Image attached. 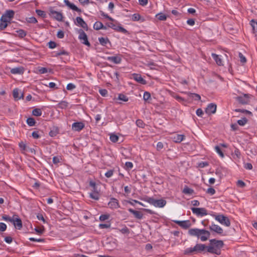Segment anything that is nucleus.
<instances>
[{
    "label": "nucleus",
    "instance_id": "f257e3e1",
    "mask_svg": "<svg viewBox=\"0 0 257 257\" xmlns=\"http://www.w3.org/2000/svg\"><path fill=\"white\" fill-rule=\"evenodd\" d=\"M188 233L192 236H196L200 238L202 241L207 240L210 237V233L209 231L204 229L191 228L189 229Z\"/></svg>",
    "mask_w": 257,
    "mask_h": 257
},
{
    "label": "nucleus",
    "instance_id": "f03ea898",
    "mask_svg": "<svg viewBox=\"0 0 257 257\" xmlns=\"http://www.w3.org/2000/svg\"><path fill=\"white\" fill-rule=\"evenodd\" d=\"M207 250V246L204 244L197 243L193 247H189L186 248L184 250V254L187 255H193L200 253L205 250Z\"/></svg>",
    "mask_w": 257,
    "mask_h": 257
},
{
    "label": "nucleus",
    "instance_id": "7ed1b4c3",
    "mask_svg": "<svg viewBox=\"0 0 257 257\" xmlns=\"http://www.w3.org/2000/svg\"><path fill=\"white\" fill-rule=\"evenodd\" d=\"M147 201L151 205L159 208L163 207L165 206L167 203L166 201L164 199H155L152 197H149L147 199Z\"/></svg>",
    "mask_w": 257,
    "mask_h": 257
},
{
    "label": "nucleus",
    "instance_id": "20e7f679",
    "mask_svg": "<svg viewBox=\"0 0 257 257\" xmlns=\"http://www.w3.org/2000/svg\"><path fill=\"white\" fill-rule=\"evenodd\" d=\"M212 216L215 218L216 220L218 221L221 224L224 225L227 227L230 226V221L227 216H224L223 214H213Z\"/></svg>",
    "mask_w": 257,
    "mask_h": 257
},
{
    "label": "nucleus",
    "instance_id": "39448f33",
    "mask_svg": "<svg viewBox=\"0 0 257 257\" xmlns=\"http://www.w3.org/2000/svg\"><path fill=\"white\" fill-rule=\"evenodd\" d=\"M106 25L108 27L112 28V29H113L114 30H115L117 32H121L123 34H127V35H128L130 34L129 32L126 29H125L124 28L121 27L120 24H119L118 26H117L116 25L114 24L113 23L109 22V23H107Z\"/></svg>",
    "mask_w": 257,
    "mask_h": 257
},
{
    "label": "nucleus",
    "instance_id": "423d86ee",
    "mask_svg": "<svg viewBox=\"0 0 257 257\" xmlns=\"http://www.w3.org/2000/svg\"><path fill=\"white\" fill-rule=\"evenodd\" d=\"M49 15L52 18L58 21L61 22L63 21V16L62 14L55 11L52 7L49 9Z\"/></svg>",
    "mask_w": 257,
    "mask_h": 257
},
{
    "label": "nucleus",
    "instance_id": "0eeeda50",
    "mask_svg": "<svg viewBox=\"0 0 257 257\" xmlns=\"http://www.w3.org/2000/svg\"><path fill=\"white\" fill-rule=\"evenodd\" d=\"M191 210L197 216H204L208 214L207 211L205 208H191Z\"/></svg>",
    "mask_w": 257,
    "mask_h": 257
},
{
    "label": "nucleus",
    "instance_id": "6e6552de",
    "mask_svg": "<svg viewBox=\"0 0 257 257\" xmlns=\"http://www.w3.org/2000/svg\"><path fill=\"white\" fill-rule=\"evenodd\" d=\"M209 242L210 245L208 246H211L214 248H221L224 245L223 241L221 240L211 239L209 240Z\"/></svg>",
    "mask_w": 257,
    "mask_h": 257
},
{
    "label": "nucleus",
    "instance_id": "1a4fd4ad",
    "mask_svg": "<svg viewBox=\"0 0 257 257\" xmlns=\"http://www.w3.org/2000/svg\"><path fill=\"white\" fill-rule=\"evenodd\" d=\"M78 38L82 44L88 47L90 46V44L88 40L87 36L82 30H80Z\"/></svg>",
    "mask_w": 257,
    "mask_h": 257
},
{
    "label": "nucleus",
    "instance_id": "9d476101",
    "mask_svg": "<svg viewBox=\"0 0 257 257\" xmlns=\"http://www.w3.org/2000/svg\"><path fill=\"white\" fill-rule=\"evenodd\" d=\"M108 207L111 209H115L120 207V205L117 199L111 197L108 203Z\"/></svg>",
    "mask_w": 257,
    "mask_h": 257
},
{
    "label": "nucleus",
    "instance_id": "9b49d317",
    "mask_svg": "<svg viewBox=\"0 0 257 257\" xmlns=\"http://www.w3.org/2000/svg\"><path fill=\"white\" fill-rule=\"evenodd\" d=\"M173 221L184 229H188L191 226L190 221L189 220L183 221L174 220Z\"/></svg>",
    "mask_w": 257,
    "mask_h": 257
},
{
    "label": "nucleus",
    "instance_id": "f8f14e48",
    "mask_svg": "<svg viewBox=\"0 0 257 257\" xmlns=\"http://www.w3.org/2000/svg\"><path fill=\"white\" fill-rule=\"evenodd\" d=\"M12 223L18 229H21L23 227L22 220L17 215H14V221Z\"/></svg>",
    "mask_w": 257,
    "mask_h": 257
},
{
    "label": "nucleus",
    "instance_id": "ddd939ff",
    "mask_svg": "<svg viewBox=\"0 0 257 257\" xmlns=\"http://www.w3.org/2000/svg\"><path fill=\"white\" fill-rule=\"evenodd\" d=\"M85 126V124L82 122H75L72 124V130L75 132H80Z\"/></svg>",
    "mask_w": 257,
    "mask_h": 257
},
{
    "label": "nucleus",
    "instance_id": "4468645a",
    "mask_svg": "<svg viewBox=\"0 0 257 257\" xmlns=\"http://www.w3.org/2000/svg\"><path fill=\"white\" fill-rule=\"evenodd\" d=\"M209 228L211 231L215 232L219 234H222L223 232V230L221 227L213 223H212Z\"/></svg>",
    "mask_w": 257,
    "mask_h": 257
},
{
    "label": "nucleus",
    "instance_id": "2eb2a0df",
    "mask_svg": "<svg viewBox=\"0 0 257 257\" xmlns=\"http://www.w3.org/2000/svg\"><path fill=\"white\" fill-rule=\"evenodd\" d=\"M217 106L215 104L211 103L208 105L205 109V112L208 114H211L215 113Z\"/></svg>",
    "mask_w": 257,
    "mask_h": 257
},
{
    "label": "nucleus",
    "instance_id": "dca6fc26",
    "mask_svg": "<svg viewBox=\"0 0 257 257\" xmlns=\"http://www.w3.org/2000/svg\"><path fill=\"white\" fill-rule=\"evenodd\" d=\"M132 78H133L137 82L142 84H146L147 83V81L145 79H144L141 74L134 73L132 74Z\"/></svg>",
    "mask_w": 257,
    "mask_h": 257
},
{
    "label": "nucleus",
    "instance_id": "f3484780",
    "mask_svg": "<svg viewBox=\"0 0 257 257\" xmlns=\"http://www.w3.org/2000/svg\"><path fill=\"white\" fill-rule=\"evenodd\" d=\"M76 21L77 22V25L78 26L82 27V28H83L86 31L88 30L87 25L86 23V22L85 21H84V20H83V19L82 18L79 17H77L76 18Z\"/></svg>",
    "mask_w": 257,
    "mask_h": 257
},
{
    "label": "nucleus",
    "instance_id": "a211bd4d",
    "mask_svg": "<svg viewBox=\"0 0 257 257\" xmlns=\"http://www.w3.org/2000/svg\"><path fill=\"white\" fill-rule=\"evenodd\" d=\"M15 12L13 10H7L6 13L3 15L2 17H4L6 20L9 21L10 22L11 19L14 17Z\"/></svg>",
    "mask_w": 257,
    "mask_h": 257
},
{
    "label": "nucleus",
    "instance_id": "6ab92c4d",
    "mask_svg": "<svg viewBox=\"0 0 257 257\" xmlns=\"http://www.w3.org/2000/svg\"><path fill=\"white\" fill-rule=\"evenodd\" d=\"M64 2L70 9L79 13H81L82 11L80 9L77 8L74 4L70 3L68 0H64Z\"/></svg>",
    "mask_w": 257,
    "mask_h": 257
},
{
    "label": "nucleus",
    "instance_id": "aec40b11",
    "mask_svg": "<svg viewBox=\"0 0 257 257\" xmlns=\"http://www.w3.org/2000/svg\"><path fill=\"white\" fill-rule=\"evenodd\" d=\"M24 68L22 66L12 68L10 72L13 74H23L24 72Z\"/></svg>",
    "mask_w": 257,
    "mask_h": 257
},
{
    "label": "nucleus",
    "instance_id": "412c9836",
    "mask_svg": "<svg viewBox=\"0 0 257 257\" xmlns=\"http://www.w3.org/2000/svg\"><path fill=\"white\" fill-rule=\"evenodd\" d=\"M106 59L116 64L120 63L121 61V58L119 56H108Z\"/></svg>",
    "mask_w": 257,
    "mask_h": 257
},
{
    "label": "nucleus",
    "instance_id": "4be33fe9",
    "mask_svg": "<svg viewBox=\"0 0 257 257\" xmlns=\"http://www.w3.org/2000/svg\"><path fill=\"white\" fill-rule=\"evenodd\" d=\"M128 210L130 212L133 214L136 218L141 219L143 218V214L141 212L135 210L132 208L128 209Z\"/></svg>",
    "mask_w": 257,
    "mask_h": 257
},
{
    "label": "nucleus",
    "instance_id": "5701e85b",
    "mask_svg": "<svg viewBox=\"0 0 257 257\" xmlns=\"http://www.w3.org/2000/svg\"><path fill=\"white\" fill-rule=\"evenodd\" d=\"M211 56L213 59L215 60L216 63L219 66H223V64L221 58L218 55L215 53H212Z\"/></svg>",
    "mask_w": 257,
    "mask_h": 257
},
{
    "label": "nucleus",
    "instance_id": "b1692460",
    "mask_svg": "<svg viewBox=\"0 0 257 257\" xmlns=\"http://www.w3.org/2000/svg\"><path fill=\"white\" fill-rule=\"evenodd\" d=\"M93 28L96 30H99L100 29L106 30L107 27L104 26L101 22L97 21L94 23Z\"/></svg>",
    "mask_w": 257,
    "mask_h": 257
},
{
    "label": "nucleus",
    "instance_id": "393cba45",
    "mask_svg": "<svg viewBox=\"0 0 257 257\" xmlns=\"http://www.w3.org/2000/svg\"><path fill=\"white\" fill-rule=\"evenodd\" d=\"M9 23H10L9 21L6 20V18H4V17H2L0 19V29L3 30L6 29Z\"/></svg>",
    "mask_w": 257,
    "mask_h": 257
},
{
    "label": "nucleus",
    "instance_id": "a878e982",
    "mask_svg": "<svg viewBox=\"0 0 257 257\" xmlns=\"http://www.w3.org/2000/svg\"><path fill=\"white\" fill-rule=\"evenodd\" d=\"M220 248H214L211 246H207V251L209 253L219 255L221 253Z\"/></svg>",
    "mask_w": 257,
    "mask_h": 257
},
{
    "label": "nucleus",
    "instance_id": "bb28decb",
    "mask_svg": "<svg viewBox=\"0 0 257 257\" xmlns=\"http://www.w3.org/2000/svg\"><path fill=\"white\" fill-rule=\"evenodd\" d=\"M13 95L14 98L17 99H20L24 97L23 93H21V95H20L19 90L18 88L14 89Z\"/></svg>",
    "mask_w": 257,
    "mask_h": 257
},
{
    "label": "nucleus",
    "instance_id": "cd10ccee",
    "mask_svg": "<svg viewBox=\"0 0 257 257\" xmlns=\"http://www.w3.org/2000/svg\"><path fill=\"white\" fill-rule=\"evenodd\" d=\"M184 139H185L184 135H179V134L176 135L173 138V141L176 143H181Z\"/></svg>",
    "mask_w": 257,
    "mask_h": 257
},
{
    "label": "nucleus",
    "instance_id": "c85d7f7f",
    "mask_svg": "<svg viewBox=\"0 0 257 257\" xmlns=\"http://www.w3.org/2000/svg\"><path fill=\"white\" fill-rule=\"evenodd\" d=\"M89 197L95 200H98L99 199V194L98 191L93 190L92 192L89 193Z\"/></svg>",
    "mask_w": 257,
    "mask_h": 257
},
{
    "label": "nucleus",
    "instance_id": "c756f323",
    "mask_svg": "<svg viewBox=\"0 0 257 257\" xmlns=\"http://www.w3.org/2000/svg\"><path fill=\"white\" fill-rule=\"evenodd\" d=\"M98 41L99 42V43L103 46H106L107 43H110L109 39L107 38H98Z\"/></svg>",
    "mask_w": 257,
    "mask_h": 257
},
{
    "label": "nucleus",
    "instance_id": "7c9ffc66",
    "mask_svg": "<svg viewBox=\"0 0 257 257\" xmlns=\"http://www.w3.org/2000/svg\"><path fill=\"white\" fill-rule=\"evenodd\" d=\"M59 133V128L57 126H54L53 128L50 131L49 135L52 137H55Z\"/></svg>",
    "mask_w": 257,
    "mask_h": 257
},
{
    "label": "nucleus",
    "instance_id": "2f4dec72",
    "mask_svg": "<svg viewBox=\"0 0 257 257\" xmlns=\"http://www.w3.org/2000/svg\"><path fill=\"white\" fill-rule=\"evenodd\" d=\"M182 192L185 194L192 195L194 193V191L193 189L189 188L187 186H185L182 191Z\"/></svg>",
    "mask_w": 257,
    "mask_h": 257
},
{
    "label": "nucleus",
    "instance_id": "473e14b6",
    "mask_svg": "<svg viewBox=\"0 0 257 257\" xmlns=\"http://www.w3.org/2000/svg\"><path fill=\"white\" fill-rule=\"evenodd\" d=\"M244 97L238 96L237 98V100L241 104H247L248 100L246 98H248L247 94H244Z\"/></svg>",
    "mask_w": 257,
    "mask_h": 257
},
{
    "label": "nucleus",
    "instance_id": "72a5a7b5",
    "mask_svg": "<svg viewBox=\"0 0 257 257\" xmlns=\"http://www.w3.org/2000/svg\"><path fill=\"white\" fill-rule=\"evenodd\" d=\"M19 37L23 38L27 35V32L23 29H19L16 31Z\"/></svg>",
    "mask_w": 257,
    "mask_h": 257
},
{
    "label": "nucleus",
    "instance_id": "f704fd0d",
    "mask_svg": "<svg viewBox=\"0 0 257 257\" xmlns=\"http://www.w3.org/2000/svg\"><path fill=\"white\" fill-rule=\"evenodd\" d=\"M42 114V111L40 108H35L32 111V114L36 116H40Z\"/></svg>",
    "mask_w": 257,
    "mask_h": 257
},
{
    "label": "nucleus",
    "instance_id": "c9c22d12",
    "mask_svg": "<svg viewBox=\"0 0 257 257\" xmlns=\"http://www.w3.org/2000/svg\"><path fill=\"white\" fill-rule=\"evenodd\" d=\"M156 18L160 21H165L167 19L166 15L162 13H159L156 15Z\"/></svg>",
    "mask_w": 257,
    "mask_h": 257
},
{
    "label": "nucleus",
    "instance_id": "e433bc0d",
    "mask_svg": "<svg viewBox=\"0 0 257 257\" xmlns=\"http://www.w3.org/2000/svg\"><path fill=\"white\" fill-rule=\"evenodd\" d=\"M26 121L27 124L30 126H34L36 123L35 119L33 117L28 118Z\"/></svg>",
    "mask_w": 257,
    "mask_h": 257
},
{
    "label": "nucleus",
    "instance_id": "4c0bfd02",
    "mask_svg": "<svg viewBox=\"0 0 257 257\" xmlns=\"http://www.w3.org/2000/svg\"><path fill=\"white\" fill-rule=\"evenodd\" d=\"M248 121L247 119L244 117L242 118L241 119H239L237 120V124L240 126H244Z\"/></svg>",
    "mask_w": 257,
    "mask_h": 257
},
{
    "label": "nucleus",
    "instance_id": "58836bf2",
    "mask_svg": "<svg viewBox=\"0 0 257 257\" xmlns=\"http://www.w3.org/2000/svg\"><path fill=\"white\" fill-rule=\"evenodd\" d=\"M68 103L66 101H61L58 104V107L61 109H65L67 107Z\"/></svg>",
    "mask_w": 257,
    "mask_h": 257
},
{
    "label": "nucleus",
    "instance_id": "ea45409f",
    "mask_svg": "<svg viewBox=\"0 0 257 257\" xmlns=\"http://www.w3.org/2000/svg\"><path fill=\"white\" fill-rule=\"evenodd\" d=\"M250 25L252 27V30L254 33L257 32V22L254 21V20H252L250 21Z\"/></svg>",
    "mask_w": 257,
    "mask_h": 257
},
{
    "label": "nucleus",
    "instance_id": "a19ab883",
    "mask_svg": "<svg viewBox=\"0 0 257 257\" xmlns=\"http://www.w3.org/2000/svg\"><path fill=\"white\" fill-rule=\"evenodd\" d=\"M136 125L141 128H144L145 126V123L142 119H138L136 120Z\"/></svg>",
    "mask_w": 257,
    "mask_h": 257
},
{
    "label": "nucleus",
    "instance_id": "79ce46f5",
    "mask_svg": "<svg viewBox=\"0 0 257 257\" xmlns=\"http://www.w3.org/2000/svg\"><path fill=\"white\" fill-rule=\"evenodd\" d=\"M118 99L122 100L124 102H126L128 100V97L123 94H119L118 95Z\"/></svg>",
    "mask_w": 257,
    "mask_h": 257
},
{
    "label": "nucleus",
    "instance_id": "37998d69",
    "mask_svg": "<svg viewBox=\"0 0 257 257\" xmlns=\"http://www.w3.org/2000/svg\"><path fill=\"white\" fill-rule=\"evenodd\" d=\"M119 231L122 234H128L130 233V230L125 225H123V228L119 229Z\"/></svg>",
    "mask_w": 257,
    "mask_h": 257
},
{
    "label": "nucleus",
    "instance_id": "c03bdc74",
    "mask_svg": "<svg viewBox=\"0 0 257 257\" xmlns=\"http://www.w3.org/2000/svg\"><path fill=\"white\" fill-rule=\"evenodd\" d=\"M215 150L216 152L218 154V155L221 157L223 158L224 157V154L222 151L221 150L219 146H216L215 147Z\"/></svg>",
    "mask_w": 257,
    "mask_h": 257
},
{
    "label": "nucleus",
    "instance_id": "a18cd8bd",
    "mask_svg": "<svg viewBox=\"0 0 257 257\" xmlns=\"http://www.w3.org/2000/svg\"><path fill=\"white\" fill-rule=\"evenodd\" d=\"M2 218L3 220L6 221H10L11 222H12L14 221V215L12 217H11L10 216L5 215L3 216Z\"/></svg>",
    "mask_w": 257,
    "mask_h": 257
},
{
    "label": "nucleus",
    "instance_id": "49530a36",
    "mask_svg": "<svg viewBox=\"0 0 257 257\" xmlns=\"http://www.w3.org/2000/svg\"><path fill=\"white\" fill-rule=\"evenodd\" d=\"M110 140L113 143H116L118 140V137L114 134H111L110 136Z\"/></svg>",
    "mask_w": 257,
    "mask_h": 257
},
{
    "label": "nucleus",
    "instance_id": "de8ad7c7",
    "mask_svg": "<svg viewBox=\"0 0 257 257\" xmlns=\"http://www.w3.org/2000/svg\"><path fill=\"white\" fill-rule=\"evenodd\" d=\"M151 98V94L148 91H145L144 93L143 99L145 101H147Z\"/></svg>",
    "mask_w": 257,
    "mask_h": 257
},
{
    "label": "nucleus",
    "instance_id": "09e8293b",
    "mask_svg": "<svg viewBox=\"0 0 257 257\" xmlns=\"http://www.w3.org/2000/svg\"><path fill=\"white\" fill-rule=\"evenodd\" d=\"M141 19V16L139 14H134L132 15V20L133 21H138Z\"/></svg>",
    "mask_w": 257,
    "mask_h": 257
},
{
    "label": "nucleus",
    "instance_id": "8fccbe9b",
    "mask_svg": "<svg viewBox=\"0 0 257 257\" xmlns=\"http://www.w3.org/2000/svg\"><path fill=\"white\" fill-rule=\"evenodd\" d=\"M36 12L38 16H41L42 18L46 17V14L44 11L40 10H36Z\"/></svg>",
    "mask_w": 257,
    "mask_h": 257
},
{
    "label": "nucleus",
    "instance_id": "3c124183",
    "mask_svg": "<svg viewBox=\"0 0 257 257\" xmlns=\"http://www.w3.org/2000/svg\"><path fill=\"white\" fill-rule=\"evenodd\" d=\"M190 96L196 100H200L201 99L200 96L197 93H190Z\"/></svg>",
    "mask_w": 257,
    "mask_h": 257
},
{
    "label": "nucleus",
    "instance_id": "603ef678",
    "mask_svg": "<svg viewBox=\"0 0 257 257\" xmlns=\"http://www.w3.org/2000/svg\"><path fill=\"white\" fill-rule=\"evenodd\" d=\"M109 214H102L99 216V220L101 221H105L109 218Z\"/></svg>",
    "mask_w": 257,
    "mask_h": 257
},
{
    "label": "nucleus",
    "instance_id": "864d4df0",
    "mask_svg": "<svg viewBox=\"0 0 257 257\" xmlns=\"http://www.w3.org/2000/svg\"><path fill=\"white\" fill-rule=\"evenodd\" d=\"M61 160V157L55 156L53 158V163L54 164H57L58 163L60 162Z\"/></svg>",
    "mask_w": 257,
    "mask_h": 257
},
{
    "label": "nucleus",
    "instance_id": "5fc2aeb1",
    "mask_svg": "<svg viewBox=\"0 0 257 257\" xmlns=\"http://www.w3.org/2000/svg\"><path fill=\"white\" fill-rule=\"evenodd\" d=\"M27 22L29 23L35 24L37 22V20L34 17H31L27 19Z\"/></svg>",
    "mask_w": 257,
    "mask_h": 257
},
{
    "label": "nucleus",
    "instance_id": "6e6d98bb",
    "mask_svg": "<svg viewBox=\"0 0 257 257\" xmlns=\"http://www.w3.org/2000/svg\"><path fill=\"white\" fill-rule=\"evenodd\" d=\"M29 240L32 241H37V242H44L45 241V239L43 238H35L34 237L30 238Z\"/></svg>",
    "mask_w": 257,
    "mask_h": 257
},
{
    "label": "nucleus",
    "instance_id": "4d7b16f0",
    "mask_svg": "<svg viewBox=\"0 0 257 257\" xmlns=\"http://www.w3.org/2000/svg\"><path fill=\"white\" fill-rule=\"evenodd\" d=\"M235 111L236 112H242L246 114H251V112L249 111V110H246V109H235Z\"/></svg>",
    "mask_w": 257,
    "mask_h": 257
},
{
    "label": "nucleus",
    "instance_id": "13d9d810",
    "mask_svg": "<svg viewBox=\"0 0 257 257\" xmlns=\"http://www.w3.org/2000/svg\"><path fill=\"white\" fill-rule=\"evenodd\" d=\"M40 74H45L48 72V69L45 67H40L38 69Z\"/></svg>",
    "mask_w": 257,
    "mask_h": 257
},
{
    "label": "nucleus",
    "instance_id": "bf43d9fd",
    "mask_svg": "<svg viewBox=\"0 0 257 257\" xmlns=\"http://www.w3.org/2000/svg\"><path fill=\"white\" fill-rule=\"evenodd\" d=\"M76 88V86L73 83H69L67 84L66 89L68 90H72Z\"/></svg>",
    "mask_w": 257,
    "mask_h": 257
},
{
    "label": "nucleus",
    "instance_id": "052dcab7",
    "mask_svg": "<svg viewBox=\"0 0 257 257\" xmlns=\"http://www.w3.org/2000/svg\"><path fill=\"white\" fill-rule=\"evenodd\" d=\"M110 227V223H106V224H100L99 225V227L100 229L103 228H107Z\"/></svg>",
    "mask_w": 257,
    "mask_h": 257
},
{
    "label": "nucleus",
    "instance_id": "680f3d73",
    "mask_svg": "<svg viewBox=\"0 0 257 257\" xmlns=\"http://www.w3.org/2000/svg\"><path fill=\"white\" fill-rule=\"evenodd\" d=\"M113 170H109L105 173V176L107 178H110L113 175Z\"/></svg>",
    "mask_w": 257,
    "mask_h": 257
},
{
    "label": "nucleus",
    "instance_id": "e2e57ef3",
    "mask_svg": "<svg viewBox=\"0 0 257 257\" xmlns=\"http://www.w3.org/2000/svg\"><path fill=\"white\" fill-rule=\"evenodd\" d=\"M99 93L102 96H105L107 94V90L105 89H100L99 90Z\"/></svg>",
    "mask_w": 257,
    "mask_h": 257
},
{
    "label": "nucleus",
    "instance_id": "0e129e2a",
    "mask_svg": "<svg viewBox=\"0 0 257 257\" xmlns=\"http://www.w3.org/2000/svg\"><path fill=\"white\" fill-rule=\"evenodd\" d=\"M48 46L50 49H54L56 47L57 44L54 41H50L48 43Z\"/></svg>",
    "mask_w": 257,
    "mask_h": 257
},
{
    "label": "nucleus",
    "instance_id": "69168bd1",
    "mask_svg": "<svg viewBox=\"0 0 257 257\" xmlns=\"http://www.w3.org/2000/svg\"><path fill=\"white\" fill-rule=\"evenodd\" d=\"M32 136L33 137V138L34 139H39L40 137V136L39 134L38 131L33 132L32 134Z\"/></svg>",
    "mask_w": 257,
    "mask_h": 257
},
{
    "label": "nucleus",
    "instance_id": "338daca9",
    "mask_svg": "<svg viewBox=\"0 0 257 257\" xmlns=\"http://www.w3.org/2000/svg\"><path fill=\"white\" fill-rule=\"evenodd\" d=\"M239 57L240 58V61L241 62L244 63L246 62V59L245 57L243 55V54L241 53H239Z\"/></svg>",
    "mask_w": 257,
    "mask_h": 257
},
{
    "label": "nucleus",
    "instance_id": "774afa93",
    "mask_svg": "<svg viewBox=\"0 0 257 257\" xmlns=\"http://www.w3.org/2000/svg\"><path fill=\"white\" fill-rule=\"evenodd\" d=\"M206 192L211 195H212L215 193V190L213 188L210 187L207 189Z\"/></svg>",
    "mask_w": 257,
    "mask_h": 257
}]
</instances>
